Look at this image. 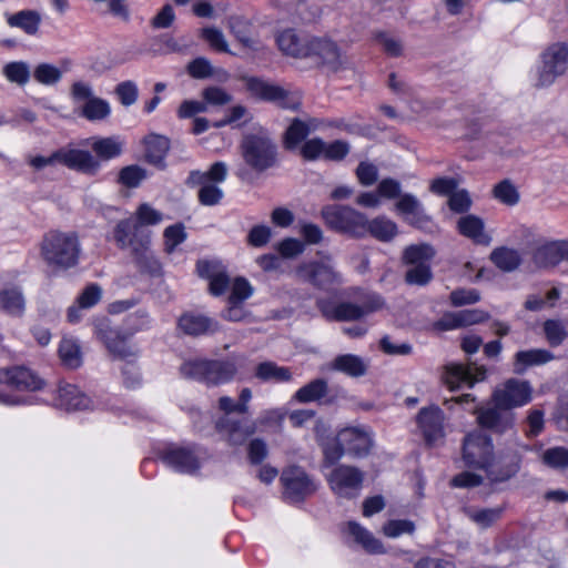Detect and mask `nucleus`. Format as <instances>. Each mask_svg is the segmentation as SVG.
Wrapping results in <instances>:
<instances>
[{
	"instance_id": "bf43d9fd",
	"label": "nucleus",
	"mask_w": 568,
	"mask_h": 568,
	"mask_svg": "<svg viewBox=\"0 0 568 568\" xmlns=\"http://www.w3.org/2000/svg\"><path fill=\"white\" fill-rule=\"evenodd\" d=\"M201 37L211 45V48L221 51L229 52V44L220 29L209 27L201 30Z\"/></svg>"
},
{
	"instance_id": "4be33fe9",
	"label": "nucleus",
	"mask_w": 568,
	"mask_h": 568,
	"mask_svg": "<svg viewBox=\"0 0 568 568\" xmlns=\"http://www.w3.org/2000/svg\"><path fill=\"white\" fill-rule=\"evenodd\" d=\"M58 156H60V163L69 169L87 174H95L100 169V162L90 152L84 150L58 151Z\"/></svg>"
},
{
	"instance_id": "774afa93",
	"label": "nucleus",
	"mask_w": 568,
	"mask_h": 568,
	"mask_svg": "<svg viewBox=\"0 0 568 568\" xmlns=\"http://www.w3.org/2000/svg\"><path fill=\"white\" fill-rule=\"evenodd\" d=\"M325 142L320 138L307 140L301 146V155L307 161H314L321 156L324 158Z\"/></svg>"
},
{
	"instance_id": "72a5a7b5",
	"label": "nucleus",
	"mask_w": 568,
	"mask_h": 568,
	"mask_svg": "<svg viewBox=\"0 0 568 568\" xmlns=\"http://www.w3.org/2000/svg\"><path fill=\"white\" fill-rule=\"evenodd\" d=\"M145 159L149 163L159 165L165 158L170 142L165 136L150 134L144 139Z\"/></svg>"
},
{
	"instance_id": "5fc2aeb1",
	"label": "nucleus",
	"mask_w": 568,
	"mask_h": 568,
	"mask_svg": "<svg viewBox=\"0 0 568 568\" xmlns=\"http://www.w3.org/2000/svg\"><path fill=\"white\" fill-rule=\"evenodd\" d=\"M201 95L206 106H222L231 103L233 100V97L225 89L215 85L204 88Z\"/></svg>"
},
{
	"instance_id": "603ef678",
	"label": "nucleus",
	"mask_w": 568,
	"mask_h": 568,
	"mask_svg": "<svg viewBox=\"0 0 568 568\" xmlns=\"http://www.w3.org/2000/svg\"><path fill=\"white\" fill-rule=\"evenodd\" d=\"M560 297V292L558 288L552 287L550 291L547 292L546 296H541L538 294H530L527 296L524 307L527 311L530 312H537L542 310L547 302L549 303V306H554L555 302Z\"/></svg>"
},
{
	"instance_id": "6e6d98bb",
	"label": "nucleus",
	"mask_w": 568,
	"mask_h": 568,
	"mask_svg": "<svg viewBox=\"0 0 568 568\" xmlns=\"http://www.w3.org/2000/svg\"><path fill=\"white\" fill-rule=\"evenodd\" d=\"M544 333L550 346H559L567 337L564 324L558 320H547L544 323Z\"/></svg>"
},
{
	"instance_id": "3c124183",
	"label": "nucleus",
	"mask_w": 568,
	"mask_h": 568,
	"mask_svg": "<svg viewBox=\"0 0 568 568\" xmlns=\"http://www.w3.org/2000/svg\"><path fill=\"white\" fill-rule=\"evenodd\" d=\"M495 199L499 202L513 206L519 201V193L509 180H504L496 184L493 189Z\"/></svg>"
},
{
	"instance_id": "8fccbe9b",
	"label": "nucleus",
	"mask_w": 568,
	"mask_h": 568,
	"mask_svg": "<svg viewBox=\"0 0 568 568\" xmlns=\"http://www.w3.org/2000/svg\"><path fill=\"white\" fill-rule=\"evenodd\" d=\"M110 111L109 103L100 98L90 99L82 106V115L91 121L105 119Z\"/></svg>"
},
{
	"instance_id": "cd10ccee",
	"label": "nucleus",
	"mask_w": 568,
	"mask_h": 568,
	"mask_svg": "<svg viewBox=\"0 0 568 568\" xmlns=\"http://www.w3.org/2000/svg\"><path fill=\"white\" fill-rule=\"evenodd\" d=\"M489 318L488 313L480 310H464L444 316L442 324L446 329L462 326H469L485 322Z\"/></svg>"
},
{
	"instance_id": "13d9d810",
	"label": "nucleus",
	"mask_w": 568,
	"mask_h": 568,
	"mask_svg": "<svg viewBox=\"0 0 568 568\" xmlns=\"http://www.w3.org/2000/svg\"><path fill=\"white\" fill-rule=\"evenodd\" d=\"M33 77L39 83L51 85L61 79L62 73L57 67L42 63L34 69Z\"/></svg>"
},
{
	"instance_id": "6e6552de",
	"label": "nucleus",
	"mask_w": 568,
	"mask_h": 568,
	"mask_svg": "<svg viewBox=\"0 0 568 568\" xmlns=\"http://www.w3.org/2000/svg\"><path fill=\"white\" fill-rule=\"evenodd\" d=\"M307 58L331 72H339L352 68L349 58L342 51L338 44L326 38L308 40Z\"/></svg>"
},
{
	"instance_id": "c756f323",
	"label": "nucleus",
	"mask_w": 568,
	"mask_h": 568,
	"mask_svg": "<svg viewBox=\"0 0 568 568\" xmlns=\"http://www.w3.org/2000/svg\"><path fill=\"white\" fill-rule=\"evenodd\" d=\"M164 459L171 467L182 473H193L200 467L195 455L185 448L171 449Z\"/></svg>"
},
{
	"instance_id": "393cba45",
	"label": "nucleus",
	"mask_w": 568,
	"mask_h": 568,
	"mask_svg": "<svg viewBox=\"0 0 568 568\" xmlns=\"http://www.w3.org/2000/svg\"><path fill=\"white\" fill-rule=\"evenodd\" d=\"M99 334L106 348L114 356L125 359L135 355L134 348L128 343L126 337L118 329H113L111 327L100 328Z\"/></svg>"
},
{
	"instance_id": "0e129e2a",
	"label": "nucleus",
	"mask_w": 568,
	"mask_h": 568,
	"mask_svg": "<svg viewBox=\"0 0 568 568\" xmlns=\"http://www.w3.org/2000/svg\"><path fill=\"white\" fill-rule=\"evenodd\" d=\"M145 178V171L136 165L123 168L119 174V182L128 187H136Z\"/></svg>"
},
{
	"instance_id": "f03ea898",
	"label": "nucleus",
	"mask_w": 568,
	"mask_h": 568,
	"mask_svg": "<svg viewBox=\"0 0 568 568\" xmlns=\"http://www.w3.org/2000/svg\"><path fill=\"white\" fill-rule=\"evenodd\" d=\"M40 255L45 264L58 271L78 264L80 243L74 232L49 231L40 243Z\"/></svg>"
},
{
	"instance_id": "b1692460",
	"label": "nucleus",
	"mask_w": 568,
	"mask_h": 568,
	"mask_svg": "<svg viewBox=\"0 0 568 568\" xmlns=\"http://www.w3.org/2000/svg\"><path fill=\"white\" fill-rule=\"evenodd\" d=\"M55 404L65 410L88 409L91 400L77 386L64 385L59 387Z\"/></svg>"
},
{
	"instance_id": "a18cd8bd",
	"label": "nucleus",
	"mask_w": 568,
	"mask_h": 568,
	"mask_svg": "<svg viewBox=\"0 0 568 568\" xmlns=\"http://www.w3.org/2000/svg\"><path fill=\"white\" fill-rule=\"evenodd\" d=\"M0 308L14 316L21 315L24 311L22 294L14 288L0 292Z\"/></svg>"
},
{
	"instance_id": "58836bf2",
	"label": "nucleus",
	"mask_w": 568,
	"mask_h": 568,
	"mask_svg": "<svg viewBox=\"0 0 568 568\" xmlns=\"http://www.w3.org/2000/svg\"><path fill=\"white\" fill-rule=\"evenodd\" d=\"M40 22V14L31 10H23L8 17L9 26L20 28L30 36L38 32Z\"/></svg>"
},
{
	"instance_id": "f8f14e48",
	"label": "nucleus",
	"mask_w": 568,
	"mask_h": 568,
	"mask_svg": "<svg viewBox=\"0 0 568 568\" xmlns=\"http://www.w3.org/2000/svg\"><path fill=\"white\" fill-rule=\"evenodd\" d=\"M364 474L356 467L339 465L327 477L333 493L341 498L356 497L362 488Z\"/></svg>"
},
{
	"instance_id": "2eb2a0df",
	"label": "nucleus",
	"mask_w": 568,
	"mask_h": 568,
	"mask_svg": "<svg viewBox=\"0 0 568 568\" xmlns=\"http://www.w3.org/2000/svg\"><path fill=\"white\" fill-rule=\"evenodd\" d=\"M281 481L284 487L285 498L292 503L303 500L316 489L315 484L308 475L297 466L284 469L281 476Z\"/></svg>"
},
{
	"instance_id": "6ab92c4d",
	"label": "nucleus",
	"mask_w": 568,
	"mask_h": 568,
	"mask_svg": "<svg viewBox=\"0 0 568 568\" xmlns=\"http://www.w3.org/2000/svg\"><path fill=\"white\" fill-rule=\"evenodd\" d=\"M7 385L18 390H37L43 385L33 372L26 367L0 369V385Z\"/></svg>"
},
{
	"instance_id": "4d7b16f0",
	"label": "nucleus",
	"mask_w": 568,
	"mask_h": 568,
	"mask_svg": "<svg viewBox=\"0 0 568 568\" xmlns=\"http://www.w3.org/2000/svg\"><path fill=\"white\" fill-rule=\"evenodd\" d=\"M541 459L551 468H566L568 467V449L565 447L549 448L542 453Z\"/></svg>"
},
{
	"instance_id": "473e14b6",
	"label": "nucleus",
	"mask_w": 568,
	"mask_h": 568,
	"mask_svg": "<svg viewBox=\"0 0 568 568\" xmlns=\"http://www.w3.org/2000/svg\"><path fill=\"white\" fill-rule=\"evenodd\" d=\"M395 206L397 212L404 215L412 224H418L427 220L420 202L412 194L400 195Z\"/></svg>"
},
{
	"instance_id": "39448f33",
	"label": "nucleus",
	"mask_w": 568,
	"mask_h": 568,
	"mask_svg": "<svg viewBox=\"0 0 568 568\" xmlns=\"http://www.w3.org/2000/svg\"><path fill=\"white\" fill-rule=\"evenodd\" d=\"M226 175V164L215 162L206 172H191L187 184L199 189L197 197L202 205L213 206L219 204L223 197V191L219 184L225 181Z\"/></svg>"
},
{
	"instance_id": "2f4dec72",
	"label": "nucleus",
	"mask_w": 568,
	"mask_h": 568,
	"mask_svg": "<svg viewBox=\"0 0 568 568\" xmlns=\"http://www.w3.org/2000/svg\"><path fill=\"white\" fill-rule=\"evenodd\" d=\"M331 368L351 377H359L366 373L367 365L359 356L344 354L335 357L331 364Z\"/></svg>"
},
{
	"instance_id": "9d476101",
	"label": "nucleus",
	"mask_w": 568,
	"mask_h": 568,
	"mask_svg": "<svg viewBox=\"0 0 568 568\" xmlns=\"http://www.w3.org/2000/svg\"><path fill=\"white\" fill-rule=\"evenodd\" d=\"M298 280L307 282L318 288H327L341 282V274L335 270L332 257L324 255L318 261H307L295 268Z\"/></svg>"
},
{
	"instance_id": "bb28decb",
	"label": "nucleus",
	"mask_w": 568,
	"mask_h": 568,
	"mask_svg": "<svg viewBox=\"0 0 568 568\" xmlns=\"http://www.w3.org/2000/svg\"><path fill=\"white\" fill-rule=\"evenodd\" d=\"M277 45L286 55L304 59L308 53V40L301 39L293 30H285L277 37Z\"/></svg>"
},
{
	"instance_id": "37998d69",
	"label": "nucleus",
	"mask_w": 568,
	"mask_h": 568,
	"mask_svg": "<svg viewBox=\"0 0 568 568\" xmlns=\"http://www.w3.org/2000/svg\"><path fill=\"white\" fill-rule=\"evenodd\" d=\"M2 73L9 82L21 87L29 82L31 75L30 65L24 61L7 63L2 69Z\"/></svg>"
},
{
	"instance_id": "e433bc0d",
	"label": "nucleus",
	"mask_w": 568,
	"mask_h": 568,
	"mask_svg": "<svg viewBox=\"0 0 568 568\" xmlns=\"http://www.w3.org/2000/svg\"><path fill=\"white\" fill-rule=\"evenodd\" d=\"M466 516L481 528L490 527L493 524L501 518L504 507L498 506L494 508H474L468 507L464 509Z\"/></svg>"
},
{
	"instance_id": "4c0bfd02",
	"label": "nucleus",
	"mask_w": 568,
	"mask_h": 568,
	"mask_svg": "<svg viewBox=\"0 0 568 568\" xmlns=\"http://www.w3.org/2000/svg\"><path fill=\"white\" fill-rule=\"evenodd\" d=\"M231 33L246 48L258 49L260 42L250 32V22L241 17H232L229 20Z\"/></svg>"
},
{
	"instance_id": "dca6fc26",
	"label": "nucleus",
	"mask_w": 568,
	"mask_h": 568,
	"mask_svg": "<svg viewBox=\"0 0 568 568\" xmlns=\"http://www.w3.org/2000/svg\"><path fill=\"white\" fill-rule=\"evenodd\" d=\"M485 378L486 368L475 364L463 365L452 363L445 366L443 374V382L450 390H455L463 385L473 387L475 383L481 382Z\"/></svg>"
},
{
	"instance_id": "a878e982",
	"label": "nucleus",
	"mask_w": 568,
	"mask_h": 568,
	"mask_svg": "<svg viewBox=\"0 0 568 568\" xmlns=\"http://www.w3.org/2000/svg\"><path fill=\"white\" fill-rule=\"evenodd\" d=\"M179 328L187 335L197 336L216 331L217 324L204 315L187 313L180 317Z\"/></svg>"
},
{
	"instance_id": "680f3d73",
	"label": "nucleus",
	"mask_w": 568,
	"mask_h": 568,
	"mask_svg": "<svg viewBox=\"0 0 568 568\" xmlns=\"http://www.w3.org/2000/svg\"><path fill=\"white\" fill-rule=\"evenodd\" d=\"M186 237V233L184 231V226L182 224H175L166 227L164 230V245L165 251L168 253L173 252V250L181 244Z\"/></svg>"
},
{
	"instance_id": "f257e3e1",
	"label": "nucleus",
	"mask_w": 568,
	"mask_h": 568,
	"mask_svg": "<svg viewBox=\"0 0 568 568\" xmlns=\"http://www.w3.org/2000/svg\"><path fill=\"white\" fill-rule=\"evenodd\" d=\"M463 460L466 466L483 469L491 481H504L519 470L520 455L517 450L494 453L491 438L480 430L465 436Z\"/></svg>"
},
{
	"instance_id": "7ed1b4c3",
	"label": "nucleus",
	"mask_w": 568,
	"mask_h": 568,
	"mask_svg": "<svg viewBox=\"0 0 568 568\" xmlns=\"http://www.w3.org/2000/svg\"><path fill=\"white\" fill-rule=\"evenodd\" d=\"M245 91L253 99L276 103L281 108L295 110L301 105V95L280 84L260 77L244 75L241 78Z\"/></svg>"
},
{
	"instance_id": "423d86ee",
	"label": "nucleus",
	"mask_w": 568,
	"mask_h": 568,
	"mask_svg": "<svg viewBox=\"0 0 568 568\" xmlns=\"http://www.w3.org/2000/svg\"><path fill=\"white\" fill-rule=\"evenodd\" d=\"M317 307L327 321L349 322L359 320L384 306V301L377 296H371L364 305L351 302L334 303L329 300H318Z\"/></svg>"
},
{
	"instance_id": "052dcab7",
	"label": "nucleus",
	"mask_w": 568,
	"mask_h": 568,
	"mask_svg": "<svg viewBox=\"0 0 568 568\" xmlns=\"http://www.w3.org/2000/svg\"><path fill=\"white\" fill-rule=\"evenodd\" d=\"M414 531V523L406 519L389 520L383 527V532L390 538H396L404 534L412 535Z\"/></svg>"
},
{
	"instance_id": "f3484780",
	"label": "nucleus",
	"mask_w": 568,
	"mask_h": 568,
	"mask_svg": "<svg viewBox=\"0 0 568 568\" xmlns=\"http://www.w3.org/2000/svg\"><path fill=\"white\" fill-rule=\"evenodd\" d=\"M532 261L542 268L556 267L562 261L568 262V239L539 244L532 253Z\"/></svg>"
},
{
	"instance_id": "f704fd0d",
	"label": "nucleus",
	"mask_w": 568,
	"mask_h": 568,
	"mask_svg": "<svg viewBox=\"0 0 568 568\" xmlns=\"http://www.w3.org/2000/svg\"><path fill=\"white\" fill-rule=\"evenodd\" d=\"M92 151L101 160H111L122 153L123 143L119 138H94L90 144Z\"/></svg>"
},
{
	"instance_id": "1a4fd4ad",
	"label": "nucleus",
	"mask_w": 568,
	"mask_h": 568,
	"mask_svg": "<svg viewBox=\"0 0 568 568\" xmlns=\"http://www.w3.org/2000/svg\"><path fill=\"white\" fill-rule=\"evenodd\" d=\"M322 217L331 229L354 237L365 236L366 216L349 207L328 205L323 207Z\"/></svg>"
},
{
	"instance_id": "338daca9",
	"label": "nucleus",
	"mask_w": 568,
	"mask_h": 568,
	"mask_svg": "<svg viewBox=\"0 0 568 568\" xmlns=\"http://www.w3.org/2000/svg\"><path fill=\"white\" fill-rule=\"evenodd\" d=\"M252 292L253 288L250 283L243 277H237L232 283L229 303H243L252 295Z\"/></svg>"
},
{
	"instance_id": "ddd939ff",
	"label": "nucleus",
	"mask_w": 568,
	"mask_h": 568,
	"mask_svg": "<svg viewBox=\"0 0 568 568\" xmlns=\"http://www.w3.org/2000/svg\"><path fill=\"white\" fill-rule=\"evenodd\" d=\"M542 65L539 70L538 85L552 83L558 75L565 73L568 65V43H552L542 53Z\"/></svg>"
},
{
	"instance_id": "de8ad7c7",
	"label": "nucleus",
	"mask_w": 568,
	"mask_h": 568,
	"mask_svg": "<svg viewBox=\"0 0 568 568\" xmlns=\"http://www.w3.org/2000/svg\"><path fill=\"white\" fill-rule=\"evenodd\" d=\"M59 355L63 364L71 368H77L81 365L80 347L75 341L71 338H63L59 346Z\"/></svg>"
},
{
	"instance_id": "a211bd4d",
	"label": "nucleus",
	"mask_w": 568,
	"mask_h": 568,
	"mask_svg": "<svg viewBox=\"0 0 568 568\" xmlns=\"http://www.w3.org/2000/svg\"><path fill=\"white\" fill-rule=\"evenodd\" d=\"M339 440L345 452L354 457L366 456L372 446L373 439L369 432L359 427H347L339 432Z\"/></svg>"
},
{
	"instance_id": "864d4df0",
	"label": "nucleus",
	"mask_w": 568,
	"mask_h": 568,
	"mask_svg": "<svg viewBox=\"0 0 568 568\" xmlns=\"http://www.w3.org/2000/svg\"><path fill=\"white\" fill-rule=\"evenodd\" d=\"M136 232L138 225L133 220L120 221L114 229V240L120 247H126L132 244V239Z\"/></svg>"
},
{
	"instance_id": "69168bd1",
	"label": "nucleus",
	"mask_w": 568,
	"mask_h": 568,
	"mask_svg": "<svg viewBox=\"0 0 568 568\" xmlns=\"http://www.w3.org/2000/svg\"><path fill=\"white\" fill-rule=\"evenodd\" d=\"M136 222L139 225H155L162 221V214L154 210L151 205L143 203L135 212Z\"/></svg>"
},
{
	"instance_id": "412c9836",
	"label": "nucleus",
	"mask_w": 568,
	"mask_h": 568,
	"mask_svg": "<svg viewBox=\"0 0 568 568\" xmlns=\"http://www.w3.org/2000/svg\"><path fill=\"white\" fill-rule=\"evenodd\" d=\"M499 407L477 408V422L481 427L503 434L513 428L514 415L509 412H503Z\"/></svg>"
},
{
	"instance_id": "c85d7f7f",
	"label": "nucleus",
	"mask_w": 568,
	"mask_h": 568,
	"mask_svg": "<svg viewBox=\"0 0 568 568\" xmlns=\"http://www.w3.org/2000/svg\"><path fill=\"white\" fill-rule=\"evenodd\" d=\"M364 227L365 236L369 234L381 242H389L398 233L396 223L384 215L377 216L371 221L366 219Z\"/></svg>"
},
{
	"instance_id": "09e8293b",
	"label": "nucleus",
	"mask_w": 568,
	"mask_h": 568,
	"mask_svg": "<svg viewBox=\"0 0 568 568\" xmlns=\"http://www.w3.org/2000/svg\"><path fill=\"white\" fill-rule=\"evenodd\" d=\"M435 255L434 248L428 244L410 245L404 252V262L410 265L426 263Z\"/></svg>"
},
{
	"instance_id": "5701e85b",
	"label": "nucleus",
	"mask_w": 568,
	"mask_h": 568,
	"mask_svg": "<svg viewBox=\"0 0 568 568\" xmlns=\"http://www.w3.org/2000/svg\"><path fill=\"white\" fill-rule=\"evenodd\" d=\"M457 229L462 235L470 239L476 244L489 245L491 242V236L485 231L484 221L476 215L468 214L460 217L457 222Z\"/></svg>"
},
{
	"instance_id": "7c9ffc66",
	"label": "nucleus",
	"mask_w": 568,
	"mask_h": 568,
	"mask_svg": "<svg viewBox=\"0 0 568 568\" xmlns=\"http://www.w3.org/2000/svg\"><path fill=\"white\" fill-rule=\"evenodd\" d=\"M555 356L547 349L534 348L517 352L515 366L517 373H523L529 366L542 365L552 361Z\"/></svg>"
},
{
	"instance_id": "79ce46f5",
	"label": "nucleus",
	"mask_w": 568,
	"mask_h": 568,
	"mask_svg": "<svg viewBox=\"0 0 568 568\" xmlns=\"http://www.w3.org/2000/svg\"><path fill=\"white\" fill-rule=\"evenodd\" d=\"M349 535L365 550L369 552H382L383 545L368 530L359 526L357 523H348Z\"/></svg>"
},
{
	"instance_id": "c03bdc74",
	"label": "nucleus",
	"mask_w": 568,
	"mask_h": 568,
	"mask_svg": "<svg viewBox=\"0 0 568 568\" xmlns=\"http://www.w3.org/2000/svg\"><path fill=\"white\" fill-rule=\"evenodd\" d=\"M311 132V125L300 119H294L284 134L287 149H295Z\"/></svg>"
},
{
	"instance_id": "49530a36",
	"label": "nucleus",
	"mask_w": 568,
	"mask_h": 568,
	"mask_svg": "<svg viewBox=\"0 0 568 568\" xmlns=\"http://www.w3.org/2000/svg\"><path fill=\"white\" fill-rule=\"evenodd\" d=\"M187 72L194 79H206L215 74L213 67L210 61L205 58H196L192 60L187 64ZM216 74L220 75L221 79L226 80L229 78V73L224 70H219Z\"/></svg>"
},
{
	"instance_id": "c9c22d12",
	"label": "nucleus",
	"mask_w": 568,
	"mask_h": 568,
	"mask_svg": "<svg viewBox=\"0 0 568 568\" xmlns=\"http://www.w3.org/2000/svg\"><path fill=\"white\" fill-rule=\"evenodd\" d=\"M491 262L504 272H511L521 264V256L515 248L497 247L490 254Z\"/></svg>"
},
{
	"instance_id": "0eeeda50",
	"label": "nucleus",
	"mask_w": 568,
	"mask_h": 568,
	"mask_svg": "<svg viewBox=\"0 0 568 568\" xmlns=\"http://www.w3.org/2000/svg\"><path fill=\"white\" fill-rule=\"evenodd\" d=\"M241 150L245 163L256 172H263L276 162V146L264 134L245 136L241 143Z\"/></svg>"
},
{
	"instance_id": "4468645a",
	"label": "nucleus",
	"mask_w": 568,
	"mask_h": 568,
	"mask_svg": "<svg viewBox=\"0 0 568 568\" xmlns=\"http://www.w3.org/2000/svg\"><path fill=\"white\" fill-rule=\"evenodd\" d=\"M532 388L527 381L508 379L493 393L495 406L510 409L528 404L531 400Z\"/></svg>"
},
{
	"instance_id": "aec40b11",
	"label": "nucleus",
	"mask_w": 568,
	"mask_h": 568,
	"mask_svg": "<svg viewBox=\"0 0 568 568\" xmlns=\"http://www.w3.org/2000/svg\"><path fill=\"white\" fill-rule=\"evenodd\" d=\"M417 423L425 439L432 444L444 436V413L437 406L420 409L417 415Z\"/></svg>"
},
{
	"instance_id": "ea45409f",
	"label": "nucleus",
	"mask_w": 568,
	"mask_h": 568,
	"mask_svg": "<svg viewBox=\"0 0 568 568\" xmlns=\"http://www.w3.org/2000/svg\"><path fill=\"white\" fill-rule=\"evenodd\" d=\"M255 376L264 382H288L292 378L290 368L278 366L273 362H264L257 365Z\"/></svg>"
},
{
	"instance_id": "9b49d317",
	"label": "nucleus",
	"mask_w": 568,
	"mask_h": 568,
	"mask_svg": "<svg viewBox=\"0 0 568 568\" xmlns=\"http://www.w3.org/2000/svg\"><path fill=\"white\" fill-rule=\"evenodd\" d=\"M214 428L227 445L242 446L257 432V422L245 417L222 416L216 419Z\"/></svg>"
},
{
	"instance_id": "20e7f679",
	"label": "nucleus",
	"mask_w": 568,
	"mask_h": 568,
	"mask_svg": "<svg viewBox=\"0 0 568 568\" xmlns=\"http://www.w3.org/2000/svg\"><path fill=\"white\" fill-rule=\"evenodd\" d=\"M181 373L207 386H217L232 381L237 374V366L233 361L197 359L184 363L181 366Z\"/></svg>"
},
{
	"instance_id": "a19ab883",
	"label": "nucleus",
	"mask_w": 568,
	"mask_h": 568,
	"mask_svg": "<svg viewBox=\"0 0 568 568\" xmlns=\"http://www.w3.org/2000/svg\"><path fill=\"white\" fill-rule=\"evenodd\" d=\"M327 394V382L317 378L301 387L295 394L294 399L298 403H310L321 399Z\"/></svg>"
},
{
	"instance_id": "e2e57ef3",
	"label": "nucleus",
	"mask_w": 568,
	"mask_h": 568,
	"mask_svg": "<svg viewBox=\"0 0 568 568\" xmlns=\"http://www.w3.org/2000/svg\"><path fill=\"white\" fill-rule=\"evenodd\" d=\"M405 278L409 284L425 285L432 278V271L426 263H419L418 265H413L406 272Z\"/></svg>"
}]
</instances>
